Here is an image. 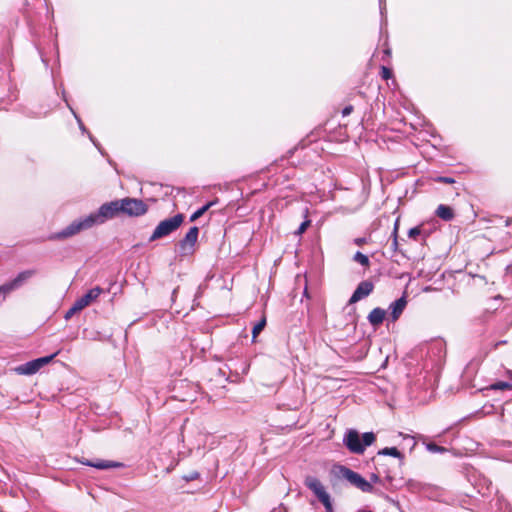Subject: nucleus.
<instances>
[{
	"mask_svg": "<svg viewBox=\"0 0 512 512\" xmlns=\"http://www.w3.org/2000/svg\"><path fill=\"white\" fill-rule=\"evenodd\" d=\"M148 205L141 199L126 197L120 200H113L102 204L96 211L87 216L74 220L66 226V237L75 235L83 230L101 225L113 219L119 213L131 217H138L146 214Z\"/></svg>",
	"mask_w": 512,
	"mask_h": 512,
	"instance_id": "nucleus-1",
	"label": "nucleus"
},
{
	"mask_svg": "<svg viewBox=\"0 0 512 512\" xmlns=\"http://www.w3.org/2000/svg\"><path fill=\"white\" fill-rule=\"evenodd\" d=\"M376 440L373 432H365L362 435L356 429H347L343 436V444L354 454H363L366 447L371 446Z\"/></svg>",
	"mask_w": 512,
	"mask_h": 512,
	"instance_id": "nucleus-2",
	"label": "nucleus"
},
{
	"mask_svg": "<svg viewBox=\"0 0 512 512\" xmlns=\"http://www.w3.org/2000/svg\"><path fill=\"white\" fill-rule=\"evenodd\" d=\"M183 221L184 215L182 213H178L170 218H166L160 221V223L156 226L153 233L149 237V241L153 242L155 240L169 236L178 230Z\"/></svg>",
	"mask_w": 512,
	"mask_h": 512,
	"instance_id": "nucleus-3",
	"label": "nucleus"
},
{
	"mask_svg": "<svg viewBox=\"0 0 512 512\" xmlns=\"http://www.w3.org/2000/svg\"><path fill=\"white\" fill-rule=\"evenodd\" d=\"M375 470L379 473H383L385 481L388 483L385 485V489L394 491L397 487L394 484L397 470L401 467H397V462L388 461L386 458L374 457L373 458Z\"/></svg>",
	"mask_w": 512,
	"mask_h": 512,
	"instance_id": "nucleus-4",
	"label": "nucleus"
},
{
	"mask_svg": "<svg viewBox=\"0 0 512 512\" xmlns=\"http://www.w3.org/2000/svg\"><path fill=\"white\" fill-rule=\"evenodd\" d=\"M337 469V475L339 478L347 480L351 485L355 486L362 492L367 493V491H374V486L371 485V482H368L359 473L351 470L350 468L344 465H339Z\"/></svg>",
	"mask_w": 512,
	"mask_h": 512,
	"instance_id": "nucleus-5",
	"label": "nucleus"
},
{
	"mask_svg": "<svg viewBox=\"0 0 512 512\" xmlns=\"http://www.w3.org/2000/svg\"><path fill=\"white\" fill-rule=\"evenodd\" d=\"M305 486L311 490L318 500L325 507L326 512H333V505L330 495L326 492L321 481L315 476H307L304 480Z\"/></svg>",
	"mask_w": 512,
	"mask_h": 512,
	"instance_id": "nucleus-6",
	"label": "nucleus"
},
{
	"mask_svg": "<svg viewBox=\"0 0 512 512\" xmlns=\"http://www.w3.org/2000/svg\"><path fill=\"white\" fill-rule=\"evenodd\" d=\"M446 355L445 345L440 342H434L427 348L424 367L427 369L440 368Z\"/></svg>",
	"mask_w": 512,
	"mask_h": 512,
	"instance_id": "nucleus-7",
	"label": "nucleus"
},
{
	"mask_svg": "<svg viewBox=\"0 0 512 512\" xmlns=\"http://www.w3.org/2000/svg\"><path fill=\"white\" fill-rule=\"evenodd\" d=\"M35 275V270H25L20 272L13 280L0 286V302L12 291L20 288L27 280Z\"/></svg>",
	"mask_w": 512,
	"mask_h": 512,
	"instance_id": "nucleus-8",
	"label": "nucleus"
},
{
	"mask_svg": "<svg viewBox=\"0 0 512 512\" xmlns=\"http://www.w3.org/2000/svg\"><path fill=\"white\" fill-rule=\"evenodd\" d=\"M57 354L58 352L50 354L48 356L33 359L31 361L19 365L18 367H16L15 370L20 375H33L36 372H38L42 367L50 363Z\"/></svg>",
	"mask_w": 512,
	"mask_h": 512,
	"instance_id": "nucleus-9",
	"label": "nucleus"
},
{
	"mask_svg": "<svg viewBox=\"0 0 512 512\" xmlns=\"http://www.w3.org/2000/svg\"><path fill=\"white\" fill-rule=\"evenodd\" d=\"M101 289L99 287L92 288L88 290L84 295L78 298L75 303L66 310V320L71 318L76 312L81 311L86 306H88L93 300L97 299L101 293Z\"/></svg>",
	"mask_w": 512,
	"mask_h": 512,
	"instance_id": "nucleus-10",
	"label": "nucleus"
},
{
	"mask_svg": "<svg viewBox=\"0 0 512 512\" xmlns=\"http://www.w3.org/2000/svg\"><path fill=\"white\" fill-rule=\"evenodd\" d=\"M199 229L193 226L189 229L183 239L178 243L179 252L181 255H189L194 252V246L197 242Z\"/></svg>",
	"mask_w": 512,
	"mask_h": 512,
	"instance_id": "nucleus-11",
	"label": "nucleus"
},
{
	"mask_svg": "<svg viewBox=\"0 0 512 512\" xmlns=\"http://www.w3.org/2000/svg\"><path fill=\"white\" fill-rule=\"evenodd\" d=\"M373 289H374V284L371 281H369V280L361 281L358 284V286L356 287V289L354 290L348 303L354 304V303L360 301L361 299L369 296L373 292Z\"/></svg>",
	"mask_w": 512,
	"mask_h": 512,
	"instance_id": "nucleus-12",
	"label": "nucleus"
},
{
	"mask_svg": "<svg viewBox=\"0 0 512 512\" xmlns=\"http://www.w3.org/2000/svg\"><path fill=\"white\" fill-rule=\"evenodd\" d=\"M407 305V297L404 293L399 299L389 305L390 318L392 321L398 320Z\"/></svg>",
	"mask_w": 512,
	"mask_h": 512,
	"instance_id": "nucleus-13",
	"label": "nucleus"
},
{
	"mask_svg": "<svg viewBox=\"0 0 512 512\" xmlns=\"http://www.w3.org/2000/svg\"><path fill=\"white\" fill-rule=\"evenodd\" d=\"M391 456L397 459V467L404 465V455L396 447H385L377 452L376 457L385 458Z\"/></svg>",
	"mask_w": 512,
	"mask_h": 512,
	"instance_id": "nucleus-14",
	"label": "nucleus"
},
{
	"mask_svg": "<svg viewBox=\"0 0 512 512\" xmlns=\"http://www.w3.org/2000/svg\"><path fill=\"white\" fill-rule=\"evenodd\" d=\"M385 315L386 311L384 309L376 307L369 313L367 319L372 326L377 327L383 323Z\"/></svg>",
	"mask_w": 512,
	"mask_h": 512,
	"instance_id": "nucleus-15",
	"label": "nucleus"
},
{
	"mask_svg": "<svg viewBox=\"0 0 512 512\" xmlns=\"http://www.w3.org/2000/svg\"><path fill=\"white\" fill-rule=\"evenodd\" d=\"M66 106L71 110V112L74 114L77 122H78V125H79V128L80 130L82 131V133H86L90 139V141L93 143V145L99 150V152L104 155V151L102 150L101 148V145L100 143L97 141V139L89 132L87 131L85 125L83 124L82 120L76 115V113L74 112V110L68 105V103L66 102Z\"/></svg>",
	"mask_w": 512,
	"mask_h": 512,
	"instance_id": "nucleus-16",
	"label": "nucleus"
},
{
	"mask_svg": "<svg viewBox=\"0 0 512 512\" xmlns=\"http://www.w3.org/2000/svg\"><path fill=\"white\" fill-rule=\"evenodd\" d=\"M435 214L437 217H439L440 219H442L446 222L451 221L455 216L453 209L450 206L445 205V204H440L437 207Z\"/></svg>",
	"mask_w": 512,
	"mask_h": 512,
	"instance_id": "nucleus-17",
	"label": "nucleus"
},
{
	"mask_svg": "<svg viewBox=\"0 0 512 512\" xmlns=\"http://www.w3.org/2000/svg\"><path fill=\"white\" fill-rule=\"evenodd\" d=\"M86 464L88 466H91V467H94L97 469H108V468H113V467H119L121 465L120 463H117V462L105 461V460H101V461H97V462H87Z\"/></svg>",
	"mask_w": 512,
	"mask_h": 512,
	"instance_id": "nucleus-18",
	"label": "nucleus"
},
{
	"mask_svg": "<svg viewBox=\"0 0 512 512\" xmlns=\"http://www.w3.org/2000/svg\"><path fill=\"white\" fill-rule=\"evenodd\" d=\"M217 203V200H213V201H210L208 202L207 204L203 205L202 207H200L199 209H197L191 216H190V221H195L197 220L199 217H201L210 207H212L213 205H215Z\"/></svg>",
	"mask_w": 512,
	"mask_h": 512,
	"instance_id": "nucleus-19",
	"label": "nucleus"
},
{
	"mask_svg": "<svg viewBox=\"0 0 512 512\" xmlns=\"http://www.w3.org/2000/svg\"><path fill=\"white\" fill-rule=\"evenodd\" d=\"M392 243H391V249L393 252H401L399 249V242H398V221L394 224V229L392 232Z\"/></svg>",
	"mask_w": 512,
	"mask_h": 512,
	"instance_id": "nucleus-20",
	"label": "nucleus"
},
{
	"mask_svg": "<svg viewBox=\"0 0 512 512\" xmlns=\"http://www.w3.org/2000/svg\"><path fill=\"white\" fill-rule=\"evenodd\" d=\"M353 260L355 262L361 264L364 267H368L370 265V260H369L368 256H366L365 254L361 253L360 251H357L354 254Z\"/></svg>",
	"mask_w": 512,
	"mask_h": 512,
	"instance_id": "nucleus-21",
	"label": "nucleus"
},
{
	"mask_svg": "<svg viewBox=\"0 0 512 512\" xmlns=\"http://www.w3.org/2000/svg\"><path fill=\"white\" fill-rule=\"evenodd\" d=\"M382 475H383V473H379V471L373 472L370 474V476H369L370 480L368 482H371V485L381 484L385 488V485H387L388 483L385 481V479L382 480V478H381Z\"/></svg>",
	"mask_w": 512,
	"mask_h": 512,
	"instance_id": "nucleus-22",
	"label": "nucleus"
},
{
	"mask_svg": "<svg viewBox=\"0 0 512 512\" xmlns=\"http://www.w3.org/2000/svg\"><path fill=\"white\" fill-rule=\"evenodd\" d=\"M265 325H266V319L262 318L258 323H256L253 326V329H252L253 339H255L258 336V334L264 329Z\"/></svg>",
	"mask_w": 512,
	"mask_h": 512,
	"instance_id": "nucleus-23",
	"label": "nucleus"
},
{
	"mask_svg": "<svg viewBox=\"0 0 512 512\" xmlns=\"http://www.w3.org/2000/svg\"><path fill=\"white\" fill-rule=\"evenodd\" d=\"M426 449L432 453H444L447 451V449L445 447L439 446L433 442L426 444Z\"/></svg>",
	"mask_w": 512,
	"mask_h": 512,
	"instance_id": "nucleus-24",
	"label": "nucleus"
},
{
	"mask_svg": "<svg viewBox=\"0 0 512 512\" xmlns=\"http://www.w3.org/2000/svg\"><path fill=\"white\" fill-rule=\"evenodd\" d=\"M491 389H493V390L512 389V384L505 382V381H498L491 385Z\"/></svg>",
	"mask_w": 512,
	"mask_h": 512,
	"instance_id": "nucleus-25",
	"label": "nucleus"
},
{
	"mask_svg": "<svg viewBox=\"0 0 512 512\" xmlns=\"http://www.w3.org/2000/svg\"><path fill=\"white\" fill-rule=\"evenodd\" d=\"M307 212H308V210L306 209V213ZM305 217H306V219L300 224V226L296 230V232H295L296 235L303 234L307 230V228L310 226L311 221L309 219H307V214L305 215Z\"/></svg>",
	"mask_w": 512,
	"mask_h": 512,
	"instance_id": "nucleus-26",
	"label": "nucleus"
},
{
	"mask_svg": "<svg viewBox=\"0 0 512 512\" xmlns=\"http://www.w3.org/2000/svg\"><path fill=\"white\" fill-rule=\"evenodd\" d=\"M421 234V228L420 226H415L409 229L408 231V237L411 239L416 240L417 237Z\"/></svg>",
	"mask_w": 512,
	"mask_h": 512,
	"instance_id": "nucleus-27",
	"label": "nucleus"
},
{
	"mask_svg": "<svg viewBox=\"0 0 512 512\" xmlns=\"http://www.w3.org/2000/svg\"><path fill=\"white\" fill-rule=\"evenodd\" d=\"M434 181L439 182V183H445V184H454L455 183V179L452 177H448V176H437L434 178Z\"/></svg>",
	"mask_w": 512,
	"mask_h": 512,
	"instance_id": "nucleus-28",
	"label": "nucleus"
},
{
	"mask_svg": "<svg viewBox=\"0 0 512 512\" xmlns=\"http://www.w3.org/2000/svg\"><path fill=\"white\" fill-rule=\"evenodd\" d=\"M381 77L384 79V80H388L392 77L393 73H392V70L386 66H382L381 67Z\"/></svg>",
	"mask_w": 512,
	"mask_h": 512,
	"instance_id": "nucleus-29",
	"label": "nucleus"
},
{
	"mask_svg": "<svg viewBox=\"0 0 512 512\" xmlns=\"http://www.w3.org/2000/svg\"><path fill=\"white\" fill-rule=\"evenodd\" d=\"M199 477H200L199 472L192 471V472L184 475L183 476V480H185L186 482H191V481H194V480L198 479Z\"/></svg>",
	"mask_w": 512,
	"mask_h": 512,
	"instance_id": "nucleus-30",
	"label": "nucleus"
},
{
	"mask_svg": "<svg viewBox=\"0 0 512 512\" xmlns=\"http://www.w3.org/2000/svg\"><path fill=\"white\" fill-rule=\"evenodd\" d=\"M400 436H403V440L407 442V445H410V448L413 449L416 445V441L414 439V437L410 436V435H403L402 433H400Z\"/></svg>",
	"mask_w": 512,
	"mask_h": 512,
	"instance_id": "nucleus-31",
	"label": "nucleus"
},
{
	"mask_svg": "<svg viewBox=\"0 0 512 512\" xmlns=\"http://www.w3.org/2000/svg\"><path fill=\"white\" fill-rule=\"evenodd\" d=\"M479 363L480 362L478 360H472L470 363L467 364L465 371L469 373L470 371L476 370L479 366Z\"/></svg>",
	"mask_w": 512,
	"mask_h": 512,
	"instance_id": "nucleus-32",
	"label": "nucleus"
},
{
	"mask_svg": "<svg viewBox=\"0 0 512 512\" xmlns=\"http://www.w3.org/2000/svg\"><path fill=\"white\" fill-rule=\"evenodd\" d=\"M353 111V106L352 105H348L346 107L343 108L342 110V115L345 117V116H348L352 113Z\"/></svg>",
	"mask_w": 512,
	"mask_h": 512,
	"instance_id": "nucleus-33",
	"label": "nucleus"
},
{
	"mask_svg": "<svg viewBox=\"0 0 512 512\" xmlns=\"http://www.w3.org/2000/svg\"><path fill=\"white\" fill-rule=\"evenodd\" d=\"M367 493H372V494H375V495H377L379 497H386L385 493L381 489L376 488V487H374V491H367Z\"/></svg>",
	"mask_w": 512,
	"mask_h": 512,
	"instance_id": "nucleus-34",
	"label": "nucleus"
},
{
	"mask_svg": "<svg viewBox=\"0 0 512 512\" xmlns=\"http://www.w3.org/2000/svg\"><path fill=\"white\" fill-rule=\"evenodd\" d=\"M355 244L358 245V246H361L363 245L364 243H366V238H356L354 240Z\"/></svg>",
	"mask_w": 512,
	"mask_h": 512,
	"instance_id": "nucleus-35",
	"label": "nucleus"
},
{
	"mask_svg": "<svg viewBox=\"0 0 512 512\" xmlns=\"http://www.w3.org/2000/svg\"><path fill=\"white\" fill-rule=\"evenodd\" d=\"M506 340H501L493 344V349H497L500 345L506 344Z\"/></svg>",
	"mask_w": 512,
	"mask_h": 512,
	"instance_id": "nucleus-36",
	"label": "nucleus"
},
{
	"mask_svg": "<svg viewBox=\"0 0 512 512\" xmlns=\"http://www.w3.org/2000/svg\"><path fill=\"white\" fill-rule=\"evenodd\" d=\"M379 6H380V13H381V15H383L384 9H385L384 0H379Z\"/></svg>",
	"mask_w": 512,
	"mask_h": 512,
	"instance_id": "nucleus-37",
	"label": "nucleus"
},
{
	"mask_svg": "<svg viewBox=\"0 0 512 512\" xmlns=\"http://www.w3.org/2000/svg\"><path fill=\"white\" fill-rule=\"evenodd\" d=\"M58 94H59L62 98H64V89H60V90L58 91Z\"/></svg>",
	"mask_w": 512,
	"mask_h": 512,
	"instance_id": "nucleus-38",
	"label": "nucleus"
},
{
	"mask_svg": "<svg viewBox=\"0 0 512 512\" xmlns=\"http://www.w3.org/2000/svg\"><path fill=\"white\" fill-rule=\"evenodd\" d=\"M384 54L387 55V56H390L391 55L390 49H385L384 50Z\"/></svg>",
	"mask_w": 512,
	"mask_h": 512,
	"instance_id": "nucleus-39",
	"label": "nucleus"
},
{
	"mask_svg": "<svg viewBox=\"0 0 512 512\" xmlns=\"http://www.w3.org/2000/svg\"><path fill=\"white\" fill-rule=\"evenodd\" d=\"M64 236V230L57 233V237H63Z\"/></svg>",
	"mask_w": 512,
	"mask_h": 512,
	"instance_id": "nucleus-40",
	"label": "nucleus"
},
{
	"mask_svg": "<svg viewBox=\"0 0 512 512\" xmlns=\"http://www.w3.org/2000/svg\"><path fill=\"white\" fill-rule=\"evenodd\" d=\"M511 223H512V218L511 219H507L505 221L506 226H509Z\"/></svg>",
	"mask_w": 512,
	"mask_h": 512,
	"instance_id": "nucleus-41",
	"label": "nucleus"
},
{
	"mask_svg": "<svg viewBox=\"0 0 512 512\" xmlns=\"http://www.w3.org/2000/svg\"><path fill=\"white\" fill-rule=\"evenodd\" d=\"M278 512H287V509L285 507H282V508L279 509Z\"/></svg>",
	"mask_w": 512,
	"mask_h": 512,
	"instance_id": "nucleus-42",
	"label": "nucleus"
},
{
	"mask_svg": "<svg viewBox=\"0 0 512 512\" xmlns=\"http://www.w3.org/2000/svg\"><path fill=\"white\" fill-rule=\"evenodd\" d=\"M357 512H373L371 510H358Z\"/></svg>",
	"mask_w": 512,
	"mask_h": 512,
	"instance_id": "nucleus-43",
	"label": "nucleus"
},
{
	"mask_svg": "<svg viewBox=\"0 0 512 512\" xmlns=\"http://www.w3.org/2000/svg\"><path fill=\"white\" fill-rule=\"evenodd\" d=\"M176 293H177V289H174L173 293H172V297H174L176 295Z\"/></svg>",
	"mask_w": 512,
	"mask_h": 512,
	"instance_id": "nucleus-44",
	"label": "nucleus"
},
{
	"mask_svg": "<svg viewBox=\"0 0 512 512\" xmlns=\"http://www.w3.org/2000/svg\"><path fill=\"white\" fill-rule=\"evenodd\" d=\"M57 61H58V62L60 61V55H59V53H57Z\"/></svg>",
	"mask_w": 512,
	"mask_h": 512,
	"instance_id": "nucleus-45",
	"label": "nucleus"
}]
</instances>
